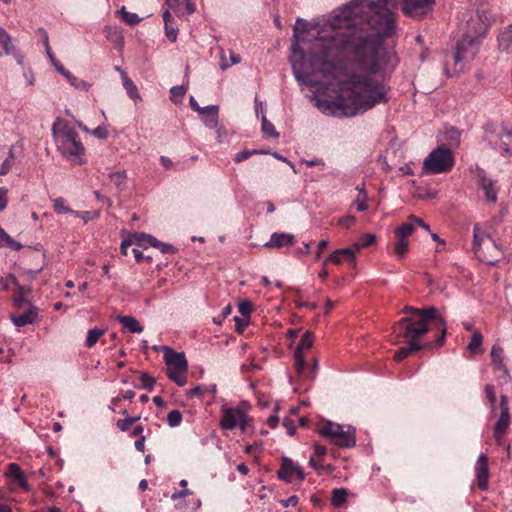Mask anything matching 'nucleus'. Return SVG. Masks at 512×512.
Instances as JSON below:
<instances>
[{
  "label": "nucleus",
  "mask_w": 512,
  "mask_h": 512,
  "mask_svg": "<svg viewBox=\"0 0 512 512\" xmlns=\"http://www.w3.org/2000/svg\"><path fill=\"white\" fill-rule=\"evenodd\" d=\"M327 246H328V240H321L318 243L317 251L315 253V259L316 260L320 259L321 253L323 252V250H325L327 248Z\"/></svg>",
  "instance_id": "60"
},
{
  "label": "nucleus",
  "mask_w": 512,
  "mask_h": 512,
  "mask_svg": "<svg viewBox=\"0 0 512 512\" xmlns=\"http://www.w3.org/2000/svg\"><path fill=\"white\" fill-rule=\"evenodd\" d=\"M339 252L341 253L342 259L347 261L351 267H355L356 256L354 250H352L351 248H342L339 249Z\"/></svg>",
  "instance_id": "46"
},
{
  "label": "nucleus",
  "mask_w": 512,
  "mask_h": 512,
  "mask_svg": "<svg viewBox=\"0 0 512 512\" xmlns=\"http://www.w3.org/2000/svg\"><path fill=\"white\" fill-rule=\"evenodd\" d=\"M71 214H73L74 216H76L78 218H81L84 221V223H87L98 216L97 212H90V211H75V210H73V212Z\"/></svg>",
  "instance_id": "49"
},
{
  "label": "nucleus",
  "mask_w": 512,
  "mask_h": 512,
  "mask_svg": "<svg viewBox=\"0 0 512 512\" xmlns=\"http://www.w3.org/2000/svg\"><path fill=\"white\" fill-rule=\"evenodd\" d=\"M52 130L60 153L78 164L84 163L80 157L84 154L85 148L79 140L76 130L68 124H63L61 127L54 124Z\"/></svg>",
  "instance_id": "4"
},
{
  "label": "nucleus",
  "mask_w": 512,
  "mask_h": 512,
  "mask_svg": "<svg viewBox=\"0 0 512 512\" xmlns=\"http://www.w3.org/2000/svg\"><path fill=\"white\" fill-rule=\"evenodd\" d=\"M295 367L298 373H303L306 368V361L303 354L294 353Z\"/></svg>",
  "instance_id": "51"
},
{
  "label": "nucleus",
  "mask_w": 512,
  "mask_h": 512,
  "mask_svg": "<svg viewBox=\"0 0 512 512\" xmlns=\"http://www.w3.org/2000/svg\"><path fill=\"white\" fill-rule=\"evenodd\" d=\"M253 309V305L248 300H243L238 304V310L241 313L242 317H247L250 315Z\"/></svg>",
  "instance_id": "50"
},
{
  "label": "nucleus",
  "mask_w": 512,
  "mask_h": 512,
  "mask_svg": "<svg viewBox=\"0 0 512 512\" xmlns=\"http://www.w3.org/2000/svg\"><path fill=\"white\" fill-rule=\"evenodd\" d=\"M7 202V189L0 188V211L6 208Z\"/></svg>",
  "instance_id": "59"
},
{
  "label": "nucleus",
  "mask_w": 512,
  "mask_h": 512,
  "mask_svg": "<svg viewBox=\"0 0 512 512\" xmlns=\"http://www.w3.org/2000/svg\"><path fill=\"white\" fill-rule=\"evenodd\" d=\"M105 333L104 329L92 328L88 330L87 337L85 340V346L88 348L93 347Z\"/></svg>",
  "instance_id": "33"
},
{
  "label": "nucleus",
  "mask_w": 512,
  "mask_h": 512,
  "mask_svg": "<svg viewBox=\"0 0 512 512\" xmlns=\"http://www.w3.org/2000/svg\"><path fill=\"white\" fill-rule=\"evenodd\" d=\"M293 474H296L297 478L301 481L305 478L303 469L295 464L289 457L283 456L281 458V467L277 472L278 478L287 483H291Z\"/></svg>",
  "instance_id": "10"
},
{
  "label": "nucleus",
  "mask_w": 512,
  "mask_h": 512,
  "mask_svg": "<svg viewBox=\"0 0 512 512\" xmlns=\"http://www.w3.org/2000/svg\"><path fill=\"white\" fill-rule=\"evenodd\" d=\"M261 128L264 134L270 137H278L279 133L276 131L274 125L266 118L265 115L261 119Z\"/></svg>",
  "instance_id": "41"
},
{
  "label": "nucleus",
  "mask_w": 512,
  "mask_h": 512,
  "mask_svg": "<svg viewBox=\"0 0 512 512\" xmlns=\"http://www.w3.org/2000/svg\"><path fill=\"white\" fill-rule=\"evenodd\" d=\"M140 419V416H127L124 419H119L116 426L123 432H126L130 427Z\"/></svg>",
  "instance_id": "40"
},
{
  "label": "nucleus",
  "mask_w": 512,
  "mask_h": 512,
  "mask_svg": "<svg viewBox=\"0 0 512 512\" xmlns=\"http://www.w3.org/2000/svg\"><path fill=\"white\" fill-rule=\"evenodd\" d=\"M47 57L49 58L51 64L55 67V69L57 70V72H59L60 74L64 73V71L66 70L64 68V66L54 57L52 51H47Z\"/></svg>",
  "instance_id": "55"
},
{
  "label": "nucleus",
  "mask_w": 512,
  "mask_h": 512,
  "mask_svg": "<svg viewBox=\"0 0 512 512\" xmlns=\"http://www.w3.org/2000/svg\"><path fill=\"white\" fill-rule=\"evenodd\" d=\"M145 441H146V437L145 436H140L134 443V447L137 451L139 452H144L145 450Z\"/></svg>",
  "instance_id": "63"
},
{
  "label": "nucleus",
  "mask_w": 512,
  "mask_h": 512,
  "mask_svg": "<svg viewBox=\"0 0 512 512\" xmlns=\"http://www.w3.org/2000/svg\"><path fill=\"white\" fill-rule=\"evenodd\" d=\"M259 153H267L266 151H258V150H242L240 152H238L235 157H234V161L236 163H240L242 161H245L247 160L248 158H250L251 156L253 155H256V154H259Z\"/></svg>",
  "instance_id": "47"
},
{
  "label": "nucleus",
  "mask_w": 512,
  "mask_h": 512,
  "mask_svg": "<svg viewBox=\"0 0 512 512\" xmlns=\"http://www.w3.org/2000/svg\"><path fill=\"white\" fill-rule=\"evenodd\" d=\"M467 26L466 33L455 47L454 62L456 65L464 60L474 59L478 52L480 37L488 29V24L479 13L470 18Z\"/></svg>",
  "instance_id": "3"
},
{
  "label": "nucleus",
  "mask_w": 512,
  "mask_h": 512,
  "mask_svg": "<svg viewBox=\"0 0 512 512\" xmlns=\"http://www.w3.org/2000/svg\"><path fill=\"white\" fill-rule=\"evenodd\" d=\"M186 373L187 372H180L178 369L174 368H168L167 376L168 378L175 382L178 386H184L186 384Z\"/></svg>",
  "instance_id": "34"
},
{
  "label": "nucleus",
  "mask_w": 512,
  "mask_h": 512,
  "mask_svg": "<svg viewBox=\"0 0 512 512\" xmlns=\"http://www.w3.org/2000/svg\"><path fill=\"white\" fill-rule=\"evenodd\" d=\"M488 458L485 454H480L475 465V476L477 478V486L480 490H486L488 487Z\"/></svg>",
  "instance_id": "14"
},
{
  "label": "nucleus",
  "mask_w": 512,
  "mask_h": 512,
  "mask_svg": "<svg viewBox=\"0 0 512 512\" xmlns=\"http://www.w3.org/2000/svg\"><path fill=\"white\" fill-rule=\"evenodd\" d=\"M283 425L286 427L288 435L293 436L295 434L296 428L289 418L283 420Z\"/></svg>",
  "instance_id": "64"
},
{
  "label": "nucleus",
  "mask_w": 512,
  "mask_h": 512,
  "mask_svg": "<svg viewBox=\"0 0 512 512\" xmlns=\"http://www.w3.org/2000/svg\"><path fill=\"white\" fill-rule=\"evenodd\" d=\"M328 262H331L336 265L342 262V257L341 253L339 252V249L335 250L333 253L330 254V256L323 262V266H326Z\"/></svg>",
  "instance_id": "54"
},
{
  "label": "nucleus",
  "mask_w": 512,
  "mask_h": 512,
  "mask_svg": "<svg viewBox=\"0 0 512 512\" xmlns=\"http://www.w3.org/2000/svg\"><path fill=\"white\" fill-rule=\"evenodd\" d=\"M454 166V156L449 148L437 147L429 153L423 162V169L428 174L449 172Z\"/></svg>",
  "instance_id": "6"
},
{
  "label": "nucleus",
  "mask_w": 512,
  "mask_h": 512,
  "mask_svg": "<svg viewBox=\"0 0 512 512\" xmlns=\"http://www.w3.org/2000/svg\"><path fill=\"white\" fill-rule=\"evenodd\" d=\"M414 232V226L412 223H403L398 226L395 230V238L408 239Z\"/></svg>",
  "instance_id": "37"
},
{
  "label": "nucleus",
  "mask_w": 512,
  "mask_h": 512,
  "mask_svg": "<svg viewBox=\"0 0 512 512\" xmlns=\"http://www.w3.org/2000/svg\"><path fill=\"white\" fill-rule=\"evenodd\" d=\"M119 13L121 15V19L129 25H136L142 20V18L139 17L136 13L128 12L125 6L121 7Z\"/></svg>",
  "instance_id": "36"
},
{
  "label": "nucleus",
  "mask_w": 512,
  "mask_h": 512,
  "mask_svg": "<svg viewBox=\"0 0 512 512\" xmlns=\"http://www.w3.org/2000/svg\"><path fill=\"white\" fill-rule=\"evenodd\" d=\"M186 87L183 85L179 86H173L170 89V99L175 104H180L182 102V99L186 93Z\"/></svg>",
  "instance_id": "38"
},
{
  "label": "nucleus",
  "mask_w": 512,
  "mask_h": 512,
  "mask_svg": "<svg viewBox=\"0 0 512 512\" xmlns=\"http://www.w3.org/2000/svg\"><path fill=\"white\" fill-rule=\"evenodd\" d=\"M7 477L14 478L21 488L26 491H29L30 487L25 479L24 473L16 463H10L7 467V471L5 472Z\"/></svg>",
  "instance_id": "19"
},
{
  "label": "nucleus",
  "mask_w": 512,
  "mask_h": 512,
  "mask_svg": "<svg viewBox=\"0 0 512 512\" xmlns=\"http://www.w3.org/2000/svg\"><path fill=\"white\" fill-rule=\"evenodd\" d=\"M221 412L222 418L220 421V426L222 429L233 430L236 427H239L242 431L246 429L247 416L240 407L231 408L223 406Z\"/></svg>",
  "instance_id": "8"
},
{
  "label": "nucleus",
  "mask_w": 512,
  "mask_h": 512,
  "mask_svg": "<svg viewBox=\"0 0 512 512\" xmlns=\"http://www.w3.org/2000/svg\"><path fill=\"white\" fill-rule=\"evenodd\" d=\"M16 287L17 293L12 297V302L17 309H21L23 304L28 303L26 297L31 293L32 289L29 286H23L19 283Z\"/></svg>",
  "instance_id": "21"
},
{
  "label": "nucleus",
  "mask_w": 512,
  "mask_h": 512,
  "mask_svg": "<svg viewBox=\"0 0 512 512\" xmlns=\"http://www.w3.org/2000/svg\"><path fill=\"white\" fill-rule=\"evenodd\" d=\"M204 393H210L213 396L217 393V385L211 384L209 386L197 385L190 389L188 392L189 397H201Z\"/></svg>",
  "instance_id": "28"
},
{
  "label": "nucleus",
  "mask_w": 512,
  "mask_h": 512,
  "mask_svg": "<svg viewBox=\"0 0 512 512\" xmlns=\"http://www.w3.org/2000/svg\"><path fill=\"white\" fill-rule=\"evenodd\" d=\"M499 136L501 139V153L503 156H507L510 153L509 144L512 140V129H509L507 126L502 125Z\"/></svg>",
  "instance_id": "23"
},
{
  "label": "nucleus",
  "mask_w": 512,
  "mask_h": 512,
  "mask_svg": "<svg viewBox=\"0 0 512 512\" xmlns=\"http://www.w3.org/2000/svg\"><path fill=\"white\" fill-rule=\"evenodd\" d=\"M348 490L345 488H336L332 491L331 504L335 508L341 507L347 499Z\"/></svg>",
  "instance_id": "27"
},
{
  "label": "nucleus",
  "mask_w": 512,
  "mask_h": 512,
  "mask_svg": "<svg viewBox=\"0 0 512 512\" xmlns=\"http://www.w3.org/2000/svg\"><path fill=\"white\" fill-rule=\"evenodd\" d=\"M134 245L133 243V240L131 238V236L128 238V239H125L122 241L121 243V253L124 254V255H127L128 254V248L130 246Z\"/></svg>",
  "instance_id": "62"
},
{
  "label": "nucleus",
  "mask_w": 512,
  "mask_h": 512,
  "mask_svg": "<svg viewBox=\"0 0 512 512\" xmlns=\"http://www.w3.org/2000/svg\"><path fill=\"white\" fill-rule=\"evenodd\" d=\"M404 312L409 315L394 324L393 330L398 338H403L408 346L399 348L394 355L395 361H402L411 353L421 349L442 346L447 333L446 322L434 306L425 309L406 306Z\"/></svg>",
  "instance_id": "2"
},
{
  "label": "nucleus",
  "mask_w": 512,
  "mask_h": 512,
  "mask_svg": "<svg viewBox=\"0 0 512 512\" xmlns=\"http://www.w3.org/2000/svg\"><path fill=\"white\" fill-rule=\"evenodd\" d=\"M319 433L341 448H350L356 444L354 430H344L343 426L330 421L319 428Z\"/></svg>",
  "instance_id": "7"
},
{
  "label": "nucleus",
  "mask_w": 512,
  "mask_h": 512,
  "mask_svg": "<svg viewBox=\"0 0 512 512\" xmlns=\"http://www.w3.org/2000/svg\"><path fill=\"white\" fill-rule=\"evenodd\" d=\"M165 34L171 42H175L177 40L178 29L174 28L170 24H167L165 25Z\"/></svg>",
  "instance_id": "56"
},
{
  "label": "nucleus",
  "mask_w": 512,
  "mask_h": 512,
  "mask_svg": "<svg viewBox=\"0 0 512 512\" xmlns=\"http://www.w3.org/2000/svg\"><path fill=\"white\" fill-rule=\"evenodd\" d=\"M154 248H158L162 254H174L177 252V249L170 244L163 243L158 240V244H155Z\"/></svg>",
  "instance_id": "52"
},
{
  "label": "nucleus",
  "mask_w": 512,
  "mask_h": 512,
  "mask_svg": "<svg viewBox=\"0 0 512 512\" xmlns=\"http://www.w3.org/2000/svg\"><path fill=\"white\" fill-rule=\"evenodd\" d=\"M475 172L478 185L484 190L485 196L488 201L496 202L497 191L494 188V182L485 176V172L478 165L475 166Z\"/></svg>",
  "instance_id": "13"
},
{
  "label": "nucleus",
  "mask_w": 512,
  "mask_h": 512,
  "mask_svg": "<svg viewBox=\"0 0 512 512\" xmlns=\"http://www.w3.org/2000/svg\"><path fill=\"white\" fill-rule=\"evenodd\" d=\"M1 55H13L17 63L23 65V56L12 45L10 35L0 27V56Z\"/></svg>",
  "instance_id": "16"
},
{
  "label": "nucleus",
  "mask_w": 512,
  "mask_h": 512,
  "mask_svg": "<svg viewBox=\"0 0 512 512\" xmlns=\"http://www.w3.org/2000/svg\"><path fill=\"white\" fill-rule=\"evenodd\" d=\"M116 320L132 333H141L143 326L133 316H117Z\"/></svg>",
  "instance_id": "22"
},
{
  "label": "nucleus",
  "mask_w": 512,
  "mask_h": 512,
  "mask_svg": "<svg viewBox=\"0 0 512 512\" xmlns=\"http://www.w3.org/2000/svg\"><path fill=\"white\" fill-rule=\"evenodd\" d=\"M485 394H486L488 401L493 406L496 402V395H495L494 387L489 384L486 385L485 386Z\"/></svg>",
  "instance_id": "58"
},
{
  "label": "nucleus",
  "mask_w": 512,
  "mask_h": 512,
  "mask_svg": "<svg viewBox=\"0 0 512 512\" xmlns=\"http://www.w3.org/2000/svg\"><path fill=\"white\" fill-rule=\"evenodd\" d=\"M182 413L179 410H172L167 415V422L170 427H177L182 422Z\"/></svg>",
  "instance_id": "44"
},
{
  "label": "nucleus",
  "mask_w": 512,
  "mask_h": 512,
  "mask_svg": "<svg viewBox=\"0 0 512 512\" xmlns=\"http://www.w3.org/2000/svg\"><path fill=\"white\" fill-rule=\"evenodd\" d=\"M189 103L191 108L198 112L199 115L210 114L211 118H206L204 124L206 127L213 129L218 125V112L219 107L217 105H208L201 107L193 96H190Z\"/></svg>",
  "instance_id": "11"
},
{
  "label": "nucleus",
  "mask_w": 512,
  "mask_h": 512,
  "mask_svg": "<svg viewBox=\"0 0 512 512\" xmlns=\"http://www.w3.org/2000/svg\"><path fill=\"white\" fill-rule=\"evenodd\" d=\"M500 410V416L494 426V438L497 445L502 444L503 437L510 425L508 398L505 395L500 397Z\"/></svg>",
  "instance_id": "9"
},
{
  "label": "nucleus",
  "mask_w": 512,
  "mask_h": 512,
  "mask_svg": "<svg viewBox=\"0 0 512 512\" xmlns=\"http://www.w3.org/2000/svg\"><path fill=\"white\" fill-rule=\"evenodd\" d=\"M109 178L119 192L124 190L127 180V175L125 171H117L114 173H110Z\"/></svg>",
  "instance_id": "29"
},
{
  "label": "nucleus",
  "mask_w": 512,
  "mask_h": 512,
  "mask_svg": "<svg viewBox=\"0 0 512 512\" xmlns=\"http://www.w3.org/2000/svg\"><path fill=\"white\" fill-rule=\"evenodd\" d=\"M299 502V498L296 495H292L289 498L282 500L281 503L283 506H296Z\"/></svg>",
  "instance_id": "61"
},
{
  "label": "nucleus",
  "mask_w": 512,
  "mask_h": 512,
  "mask_svg": "<svg viewBox=\"0 0 512 512\" xmlns=\"http://www.w3.org/2000/svg\"><path fill=\"white\" fill-rule=\"evenodd\" d=\"M15 149V145L10 147L7 158L2 162L0 166V176L8 174L11 168L14 166L16 159Z\"/></svg>",
  "instance_id": "26"
},
{
  "label": "nucleus",
  "mask_w": 512,
  "mask_h": 512,
  "mask_svg": "<svg viewBox=\"0 0 512 512\" xmlns=\"http://www.w3.org/2000/svg\"><path fill=\"white\" fill-rule=\"evenodd\" d=\"M435 0H402L403 13L414 19L432 15ZM394 6L393 0H351L335 11L327 37L297 40L291 45L292 72L298 83L318 86L319 77L333 73V59L340 53L352 54L364 74H353L349 89L334 100L316 99V107L335 117H352L379 103H387L389 86L385 74L391 73L399 63L396 52L383 46V38L394 31L392 13L379 10Z\"/></svg>",
  "instance_id": "1"
},
{
  "label": "nucleus",
  "mask_w": 512,
  "mask_h": 512,
  "mask_svg": "<svg viewBox=\"0 0 512 512\" xmlns=\"http://www.w3.org/2000/svg\"><path fill=\"white\" fill-rule=\"evenodd\" d=\"M482 343H483L482 334L478 331H475L471 337V340L467 346V349L472 354L480 353V352H482V350H481Z\"/></svg>",
  "instance_id": "31"
},
{
  "label": "nucleus",
  "mask_w": 512,
  "mask_h": 512,
  "mask_svg": "<svg viewBox=\"0 0 512 512\" xmlns=\"http://www.w3.org/2000/svg\"><path fill=\"white\" fill-rule=\"evenodd\" d=\"M39 309L30 305L27 311L21 315L11 314L10 319L16 327H24L37 321Z\"/></svg>",
  "instance_id": "17"
},
{
  "label": "nucleus",
  "mask_w": 512,
  "mask_h": 512,
  "mask_svg": "<svg viewBox=\"0 0 512 512\" xmlns=\"http://www.w3.org/2000/svg\"><path fill=\"white\" fill-rule=\"evenodd\" d=\"M499 48L503 51L509 49L512 44V24L506 27L498 36Z\"/></svg>",
  "instance_id": "25"
},
{
  "label": "nucleus",
  "mask_w": 512,
  "mask_h": 512,
  "mask_svg": "<svg viewBox=\"0 0 512 512\" xmlns=\"http://www.w3.org/2000/svg\"><path fill=\"white\" fill-rule=\"evenodd\" d=\"M62 75L68 80L71 86L75 87L78 90H87L90 86L86 81L77 78L68 70H65L64 73H62Z\"/></svg>",
  "instance_id": "32"
},
{
  "label": "nucleus",
  "mask_w": 512,
  "mask_h": 512,
  "mask_svg": "<svg viewBox=\"0 0 512 512\" xmlns=\"http://www.w3.org/2000/svg\"><path fill=\"white\" fill-rule=\"evenodd\" d=\"M296 242L295 236L290 233H273L270 240L266 242L263 247L267 249H280L283 247H290Z\"/></svg>",
  "instance_id": "15"
},
{
  "label": "nucleus",
  "mask_w": 512,
  "mask_h": 512,
  "mask_svg": "<svg viewBox=\"0 0 512 512\" xmlns=\"http://www.w3.org/2000/svg\"><path fill=\"white\" fill-rule=\"evenodd\" d=\"M312 345H313V334L310 331H306L302 335L299 343L297 344L295 353L303 354V352L305 350L310 349L312 347Z\"/></svg>",
  "instance_id": "30"
},
{
  "label": "nucleus",
  "mask_w": 512,
  "mask_h": 512,
  "mask_svg": "<svg viewBox=\"0 0 512 512\" xmlns=\"http://www.w3.org/2000/svg\"><path fill=\"white\" fill-rule=\"evenodd\" d=\"M490 355L494 369L502 372L505 377H508V369L504 363L503 348L498 344H494L492 346Z\"/></svg>",
  "instance_id": "18"
},
{
  "label": "nucleus",
  "mask_w": 512,
  "mask_h": 512,
  "mask_svg": "<svg viewBox=\"0 0 512 512\" xmlns=\"http://www.w3.org/2000/svg\"><path fill=\"white\" fill-rule=\"evenodd\" d=\"M141 388L152 391L156 383L155 379L146 372H142L139 377Z\"/></svg>",
  "instance_id": "42"
},
{
  "label": "nucleus",
  "mask_w": 512,
  "mask_h": 512,
  "mask_svg": "<svg viewBox=\"0 0 512 512\" xmlns=\"http://www.w3.org/2000/svg\"><path fill=\"white\" fill-rule=\"evenodd\" d=\"M10 284L18 285V280L13 274H8L6 277H0V285L3 291H8Z\"/></svg>",
  "instance_id": "48"
},
{
  "label": "nucleus",
  "mask_w": 512,
  "mask_h": 512,
  "mask_svg": "<svg viewBox=\"0 0 512 512\" xmlns=\"http://www.w3.org/2000/svg\"><path fill=\"white\" fill-rule=\"evenodd\" d=\"M357 190L359 191V193L355 200L356 209H357V211L362 212V211L367 210V204H366L367 192H366L364 186L361 188L357 187Z\"/></svg>",
  "instance_id": "39"
},
{
  "label": "nucleus",
  "mask_w": 512,
  "mask_h": 512,
  "mask_svg": "<svg viewBox=\"0 0 512 512\" xmlns=\"http://www.w3.org/2000/svg\"><path fill=\"white\" fill-rule=\"evenodd\" d=\"M54 211L58 214L72 213L73 210L65 205V200L62 197L53 200Z\"/></svg>",
  "instance_id": "45"
},
{
  "label": "nucleus",
  "mask_w": 512,
  "mask_h": 512,
  "mask_svg": "<svg viewBox=\"0 0 512 512\" xmlns=\"http://www.w3.org/2000/svg\"><path fill=\"white\" fill-rule=\"evenodd\" d=\"M164 360L169 368L178 369L180 372H187L188 370V362L184 353H179L169 347H165Z\"/></svg>",
  "instance_id": "12"
},
{
  "label": "nucleus",
  "mask_w": 512,
  "mask_h": 512,
  "mask_svg": "<svg viewBox=\"0 0 512 512\" xmlns=\"http://www.w3.org/2000/svg\"><path fill=\"white\" fill-rule=\"evenodd\" d=\"M134 245L141 248L155 247V244H158V239L150 234H146L143 232H136L131 235Z\"/></svg>",
  "instance_id": "20"
},
{
  "label": "nucleus",
  "mask_w": 512,
  "mask_h": 512,
  "mask_svg": "<svg viewBox=\"0 0 512 512\" xmlns=\"http://www.w3.org/2000/svg\"><path fill=\"white\" fill-rule=\"evenodd\" d=\"M234 322H235L236 331L239 333H242L245 330V328L248 326L247 317L235 316Z\"/></svg>",
  "instance_id": "53"
},
{
  "label": "nucleus",
  "mask_w": 512,
  "mask_h": 512,
  "mask_svg": "<svg viewBox=\"0 0 512 512\" xmlns=\"http://www.w3.org/2000/svg\"><path fill=\"white\" fill-rule=\"evenodd\" d=\"M122 82L123 86L128 94V96L134 100H140V94L138 92L137 86L134 84V82L127 76L125 72H122Z\"/></svg>",
  "instance_id": "24"
},
{
  "label": "nucleus",
  "mask_w": 512,
  "mask_h": 512,
  "mask_svg": "<svg viewBox=\"0 0 512 512\" xmlns=\"http://www.w3.org/2000/svg\"><path fill=\"white\" fill-rule=\"evenodd\" d=\"M376 241V237L373 234H364L361 238L355 243V247L357 249H362L373 245Z\"/></svg>",
  "instance_id": "43"
},
{
  "label": "nucleus",
  "mask_w": 512,
  "mask_h": 512,
  "mask_svg": "<svg viewBox=\"0 0 512 512\" xmlns=\"http://www.w3.org/2000/svg\"><path fill=\"white\" fill-rule=\"evenodd\" d=\"M473 251L482 262L495 266L502 256V252L494 240L482 231L478 224L473 228Z\"/></svg>",
  "instance_id": "5"
},
{
  "label": "nucleus",
  "mask_w": 512,
  "mask_h": 512,
  "mask_svg": "<svg viewBox=\"0 0 512 512\" xmlns=\"http://www.w3.org/2000/svg\"><path fill=\"white\" fill-rule=\"evenodd\" d=\"M409 248V241L405 238H396V242L394 244V253L399 258H404Z\"/></svg>",
  "instance_id": "35"
},
{
  "label": "nucleus",
  "mask_w": 512,
  "mask_h": 512,
  "mask_svg": "<svg viewBox=\"0 0 512 512\" xmlns=\"http://www.w3.org/2000/svg\"><path fill=\"white\" fill-rule=\"evenodd\" d=\"M91 134L97 137L98 139H107L108 132L105 126H98L97 128L91 130Z\"/></svg>",
  "instance_id": "57"
}]
</instances>
